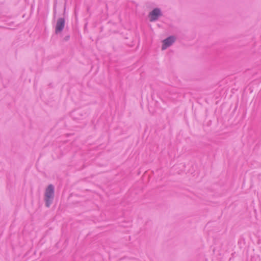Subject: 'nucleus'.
Returning a JSON list of instances; mask_svg holds the SVG:
<instances>
[{
	"label": "nucleus",
	"mask_w": 261,
	"mask_h": 261,
	"mask_svg": "<svg viewBox=\"0 0 261 261\" xmlns=\"http://www.w3.org/2000/svg\"><path fill=\"white\" fill-rule=\"evenodd\" d=\"M54 193V189L52 185H49L46 188L45 193V200L46 201V205L47 207L49 206L51 200L53 198Z\"/></svg>",
	"instance_id": "1"
},
{
	"label": "nucleus",
	"mask_w": 261,
	"mask_h": 261,
	"mask_svg": "<svg viewBox=\"0 0 261 261\" xmlns=\"http://www.w3.org/2000/svg\"><path fill=\"white\" fill-rule=\"evenodd\" d=\"M161 15V11L159 9H154L149 14L150 20L151 21H154L157 19L158 17Z\"/></svg>",
	"instance_id": "2"
},
{
	"label": "nucleus",
	"mask_w": 261,
	"mask_h": 261,
	"mask_svg": "<svg viewBox=\"0 0 261 261\" xmlns=\"http://www.w3.org/2000/svg\"><path fill=\"white\" fill-rule=\"evenodd\" d=\"M65 21L62 18H59L57 22L56 27V33H58L60 32L64 27Z\"/></svg>",
	"instance_id": "3"
},
{
	"label": "nucleus",
	"mask_w": 261,
	"mask_h": 261,
	"mask_svg": "<svg viewBox=\"0 0 261 261\" xmlns=\"http://www.w3.org/2000/svg\"><path fill=\"white\" fill-rule=\"evenodd\" d=\"M175 41V38L173 37H169L163 41L162 46V49H165L168 47L170 46Z\"/></svg>",
	"instance_id": "4"
}]
</instances>
